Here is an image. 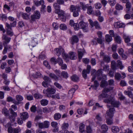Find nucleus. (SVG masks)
I'll return each instance as SVG.
<instances>
[{
	"label": "nucleus",
	"mask_w": 133,
	"mask_h": 133,
	"mask_svg": "<svg viewBox=\"0 0 133 133\" xmlns=\"http://www.w3.org/2000/svg\"><path fill=\"white\" fill-rule=\"evenodd\" d=\"M114 26L116 28H120L124 27L125 25L123 23H120L119 22H117L114 23Z\"/></svg>",
	"instance_id": "19"
},
{
	"label": "nucleus",
	"mask_w": 133,
	"mask_h": 133,
	"mask_svg": "<svg viewBox=\"0 0 133 133\" xmlns=\"http://www.w3.org/2000/svg\"><path fill=\"white\" fill-rule=\"evenodd\" d=\"M43 112L45 113H48L51 111V109L50 108H48L46 107H44L43 109Z\"/></svg>",
	"instance_id": "34"
},
{
	"label": "nucleus",
	"mask_w": 133,
	"mask_h": 133,
	"mask_svg": "<svg viewBox=\"0 0 133 133\" xmlns=\"http://www.w3.org/2000/svg\"><path fill=\"white\" fill-rule=\"evenodd\" d=\"M105 39L106 41L109 42L112 40V37L109 35H105Z\"/></svg>",
	"instance_id": "40"
},
{
	"label": "nucleus",
	"mask_w": 133,
	"mask_h": 133,
	"mask_svg": "<svg viewBox=\"0 0 133 133\" xmlns=\"http://www.w3.org/2000/svg\"><path fill=\"white\" fill-rule=\"evenodd\" d=\"M61 115L60 113H56L54 115L53 117L55 120H58L61 118Z\"/></svg>",
	"instance_id": "21"
},
{
	"label": "nucleus",
	"mask_w": 133,
	"mask_h": 133,
	"mask_svg": "<svg viewBox=\"0 0 133 133\" xmlns=\"http://www.w3.org/2000/svg\"><path fill=\"white\" fill-rule=\"evenodd\" d=\"M42 6L41 8V13H44L45 12V6L44 4H42Z\"/></svg>",
	"instance_id": "52"
},
{
	"label": "nucleus",
	"mask_w": 133,
	"mask_h": 133,
	"mask_svg": "<svg viewBox=\"0 0 133 133\" xmlns=\"http://www.w3.org/2000/svg\"><path fill=\"white\" fill-rule=\"evenodd\" d=\"M122 76L118 72L116 73L115 74V77L116 79L119 80L121 79V78L123 79L125 77V74L123 72L121 73Z\"/></svg>",
	"instance_id": "7"
},
{
	"label": "nucleus",
	"mask_w": 133,
	"mask_h": 133,
	"mask_svg": "<svg viewBox=\"0 0 133 133\" xmlns=\"http://www.w3.org/2000/svg\"><path fill=\"white\" fill-rule=\"evenodd\" d=\"M94 26H95L96 29H98L100 27L97 21H95L94 22V24L92 26L93 27Z\"/></svg>",
	"instance_id": "48"
},
{
	"label": "nucleus",
	"mask_w": 133,
	"mask_h": 133,
	"mask_svg": "<svg viewBox=\"0 0 133 133\" xmlns=\"http://www.w3.org/2000/svg\"><path fill=\"white\" fill-rule=\"evenodd\" d=\"M70 42L71 44H73L75 43H77L79 41L78 37L76 36H73L70 39Z\"/></svg>",
	"instance_id": "12"
},
{
	"label": "nucleus",
	"mask_w": 133,
	"mask_h": 133,
	"mask_svg": "<svg viewBox=\"0 0 133 133\" xmlns=\"http://www.w3.org/2000/svg\"><path fill=\"white\" fill-rule=\"evenodd\" d=\"M107 98L104 100V102L107 103L111 104L114 99L112 97L108 95V97H107Z\"/></svg>",
	"instance_id": "13"
},
{
	"label": "nucleus",
	"mask_w": 133,
	"mask_h": 133,
	"mask_svg": "<svg viewBox=\"0 0 133 133\" xmlns=\"http://www.w3.org/2000/svg\"><path fill=\"white\" fill-rule=\"evenodd\" d=\"M101 128L104 131H107L108 130V127L106 124H103L101 126Z\"/></svg>",
	"instance_id": "38"
},
{
	"label": "nucleus",
	"mask_w": 133,
	"mask_h": 133,
	"mask_svg": "<svg viewBox=\"0 0 133 133\" xmlns=\"http://www.w3.org/2000/svg\"><path fill=\"white\" fill-rule=\"evenodd\" d=\"M55 51L56 55L58 56H59L61 53L62 56L64 59H66L69 57L68 55L65 53L64 50L61 47L56 48Z\"/></svg>",
	"instance_id": "2"
},
{
	"label": "nucleus",
	"mask_w": 133,
	"mask_h": 133,
	"mask_svg": "<svg viewBox=\"0 0 133 133\" xmlns=\"http://www.w3.org/2000/svg\"><path fill=\"white\" fill-rule=\"evenodd\" d=\"M76 88H72L69 90L68 92L69 94L70 95L72 96L73 95L75 92L76 90L78 88V86L77 85H76Z\"/></svg>",
	"instance_id": "24"
},
{
	"label": "nucleus",
	"mask_w": 133,
	"mask_h": 133,
	"mask_svg": "<svg viewBox=\"0 0 133 133\" xmlns=\"http://www.w3.org/2000/svg\"><path fill=\"white\" fill-rule=\"evenodd\" d=\"M116 9L117 10H122L123 9V7L122 5L119 4H117L116 5Z\"/></svg>",
	"instance_id": "60"
},
{
	"label": "nucleus",
	"mask_w": 133,
	"mask_h": 133,
	"mask_svg": "<svg viewBox=\"0 0 133 133\" xmlns=\"http://www.w3.org/2000/svg\"><path fill=\"white\" fill-rule=\"evenodd\" d=\"M69 9L70 11L72 12L74 11L80 12V7L77 5L75 6L71 5L70 6Z\"/></svg>",
	"instance_id": "8"
},
{
	"label": "nucleus",
	"mask_w": 133,
	"mask_h": 133,
	"mask_svg": "<svg viewBox=\"0 0 133 133\" xmlns=\"http://www.w3.org/2000/svg\"><path fill=\"white\" fill-rule=\"evenodd\" d=\"M112 131L114 133H117L119 131V128L117 126H114L112 127L111 128Z\"/></svg>",
	"instance_id": "22"
},
{
	"label": "nucleus",
	"mask_w": 133,
	"mask_h": 133,
	"mask_svg": "<svg viewBox=\"0 0 133 133\" xmlns=\"http://www.w3.org/2000/svg\"><path fill=\"white\" fill-rule=\"evenodd\" d=\"M20 117L24 120H25L28 118L29 115L28 113L26 112L20 113Z\"/></svg>",
	"instance_id": "16"
},
{
	"label": "nucleus",
	"mask_w": 133,
	"mask_h": 133,
	"mask_svg": "<svg viewBox=\"0 0 133 133\" xmlns=\"http://www.w3.org/2000/svg\"><path fill=\"white\" fill-rule=\"evenodd\" d=\"M49 75L50 77L56 81H57L59 79V77H57L54 74L50 73L49 74Z\"/></svg>",
	"instance_id": "30"
},
{
	"label": "nucleus",
	"mask_w": 133,
	"mask_h": 133,
	"mask_svg": "<svg viewBox=\"0 0 133 133\" xmlns=\"http://www.w3.org/2000/svg\"><path fill=\"white\" fill-rule=\"evenodd\" d=\"M102 93H101L98 96V100L99 101H101L102 98H106L108 97V95L102 91Z\"/></svg>",
	"instance_id": "18"
},
{
	"label": "nucleus",
	"mask_w": 133,
	"mask_h": 133,
	"mask_svg": "<svg viewBox=\"0 0 133 133\" xmlns=\"http://www.w3.org/2000/svg\"><path fill=\"white\" fill-rule=\"evenodd\" d=\"M102 70L101 69L98 70L96 73V76L97 77V78L100 80L102 79Z\"/></svg>",
	"instance_id": "15"
},
{
	"label": "nucleus",
	"mask_w": 133,
	"mask_h": 133,
	"mask_svg": "<svg viewBox=\"0 0 133 133\" xmlns=\"http://www.w3.org/2000/svg\"><path fill=\"white\" fill-rule=\"evenodd\" d=\"M43 123L44 128H48L49 125V122L47 121H45Z\"/></svg>",
	"instance_id": "46"
},
{
	"label": "nucleus",
	"mask_w": 133,
	"mask_h": 133,
	"mask_svg": "<svg viewBox=\"0 0 133 133\" xmlns=\"http://www.w3.org/2000/svg\"><path fill=\"white\" fill-rule=\"evenodd\" d=\"M85 129V125L82 123H81L79 124V131L81 133H83L84 132Z\"/></svg>",
	"instance_id": "20"
},
{
	"label": "nucleus",
	"mask_w": 133,
	"mask_h": 133,
	"mask_svg": "<svg viewBox=\"0 0 133 133\" xmlns=\"http://www.w3.org/2000/svg\"><path fill=\"white\" fill-rule=\"evenodd\" d=\"M103 59L104 61L107 62H109L110 61V58L108 55H106L104 56Z\"/></svg>",
	"instance_id": "55"
},
{
	"label": "nucleus",
	"mask_w": 133,
	"mask_h": 133,
	"mask_svg": "<svg viewBox=\"0 0 133 133\" xmlns=\"http://www.w3.org/2000/svg\"><path fill=\"white\" fill-rule=\"evenodd\" d=\"M60 19L62 21L65 22L66 21V18L64 15V12L63 11H61V12L58 14Z\"/></svg>",
	"instance_id": "11"
},
{
	"label": "nucleus",
	"mask_w": 133,
	"mask_h": 133,
	"mask_svg": "<svg viewBox=\"0 0 133 133\" xmlns=\"http://www.w3.org/2000/svg\"><path fill=\"white\" fill-rule=\"evenodd\" d=\"M111 67L113 70L117 69L115 61H112L111 62Z\"/></svg>",
	"instance_id": "37"
},
{
	"label": "nucleus",
	"mask_w": 133,
	"mask_h": 133,
	"mask_svg": "<svg viewBox=\"0 0 133 133\" xmlns=\"http://www.w3.org/2000/svg\"><path fill=\"white\" fill-rule=\"evenodd\" d=\"M34 97L37 99H41L43 97V96L39 94H35L34 95Z\"/></svg>",
	"instance_id": "36"
},
{
	"label": "nucleus",
	"mask_w": 133,
	"mask_h": 133,
	"mask_svg": "<svg viewBox=\"0 0 133 133\" xmlns=\"http://www.w3.org/2000/svg\"><path fill=\"white\" fill-rule=\"evenodd\" d=\"M87 13L89 14H92V8L91 6H89L87 8Z\"/></svg>",
	"instance_id": "44"
},
{
	"label": "nucleus",
	"mask_w": 133,
	"mask_h": 133,
	"mask_svg": "<svg viewBox=\"0 0 133 133\" xmlns=\"http://www.w3.org/2000/svg\"><path fill=\"white\" fill-rule=\"evenodd\" d=\"M53 6L55 9V12L56 13L58 14L61 12V11H62L60 9V6L57 3H54L53 4Z\"/></svg>",
	"instance_id": "10"
},
{
	"label": "nucleus",
	"mask_w": 133,
	"mask_h": 133,
	"mask_svg": "<svg viewBox=\"0 0 133 133\" xmlns=\"http://www.w3.org/2000/svg\"><path fill=\"white\" fill-rule=\"evenodd\" d=\"M95 7L97 9H99L101 7V5L100 3H97L95 5Z\"/></svg>",
	"instance_id": "61"
},
{
	"label": "nucleus",
	"mask_w": 133,
	"mask_h": 133,
	"mask_svg": "<svg viewBox=\"0 0 133 133\" xmlns=\"http://www.w3.org/2000/svg\"><path fill=\"white\" fill-rule=\"evenodd\" d=\"M40 103L42 105L45 106L48 104V101L46 99H43L41 101Z\"/></svg>",
	"instance_id": "29"
},
{
	"label": "nucleus",
	"mask_w": 133,
	"mask_h": 133,
	"mask_svg": "<svg viewBox=\"0 0 133 133\" xmlns=\"http://www.w3.org/2000/svg\"><path fill=\"white\" fill-rule=\"evenodd\" d=\"M111 104L114 107H118L120 105V103L119 102L116 101L114 99Z\"/></svg>",
	"instance_id": "23"
},
{
	"label": "nucleus",
	"mask_w": 133,
	"mask_h": 133,
	"mask_svg": "<svg viewBox=\"0 0 133 133\" xmlns=\"http://www.w3.org/2000/svg\"><path fill=\"white\" fill-rule=\"evenodd\" d=\"M124 93L125 94L128 95L130 98H133V95L132 94V92L131 91L129 90L125 91L124 92Z\"/></svg>",
	"instance_id": "31"
},
{
	"label": "nucleus",
	"mask_w": 133,
	"mask_h": 133,
	"mask_svg": "<svg viewBox=\"0 0 133 133\" xmlns=\"http://www.w3.org/2000/svg\"><path fill=\"white\" fill-rule=\"evenodd\" d=\"M71 79L72 81L74 82H77L79 79L78 77L75 75H73L71 77Z\"/></svg>",
	"instance_id": "35"
},
{
	"label": "nucleus",
	"mask_w": 133,
	"mask_h": 133,
	"mask_svg": "<svg viewBox=\"0 0 133 133\" xmlns=\"http://www.w3.org/2000/svg\"><path fill=\"white\" fill-rule=\"evenodd\" d=\"M21 131V129L19 128H14V133H18Z\"/></svg>",
	"instance_id": "64"
},
{
	"label": "nucleus",
	"mask_w": 133,
	"mask_h": 133,
	"mask_svg": "<svg viewBox=\"0 0 133 133\" xmlns=\"http://www.w3.org/2000/svg\"><path fill=\"white\" fill-rule=\"evenodd\" d=\"M81 6L82 7V9L83 10H85L86 9H87L89 6L88 4H85L81 2L80 3Z\"/></svg>",
	"instance_id": "32"
},
{
	"label": "nucleus",
	"mask_w": 133,
	"mask_h": 133,
	"mask_svg": "<svg viewBox=\"0 0 133 133\" xmlns=\"http://www.w3.org/2000/svg\"><path fill=\"white\" fill-rule=\"evenodd\" d=\"M36 43L33 40L32 42L29 43V45L31 47H33L35 46Z\"/></svg>",
	"instance_id": "57"
},
{
	"label": "nucleus",
	"mask_w": 133,
	"mask_h": 133,
	"mask_svg": "<svg viewBox=\"0 0 133 133\" xmlns=\"http://www.w3.org/2000/svg\"><path fill=\"white\" fill-rule=\"evenodd\" d=\"M55 92L56 90L52 88H48L47 89L43 90L44 94H46V96L49 98L51 97Z\"/></svg>",
	"instance_id": "3"
},
{
	"label": "nucleus",
	"mask_w": 133,
	"mask_h": 133,
	"mask_svg": "<svg viewBox=\"0 0 133 133\" xmlns=\"http://www.w3.org/2000/svg\"><path fill=\"white\" fill-rule=\"evenodd\" d=\"M58 63L59 65L63 64V62L62 59L59 57L57 59L56 63Z\"/></svg>",
	"instance_id": "42"
},
{
	"label": "nucleus",
	"mask_w": 133,
	"mask_h": 133,
	"mask_svg": "<svg viewBox=\"0 0 133 133\" xmlns=\"http://www.w3.org/2000/svg\"><path fill=\"white\" fill-rule=\"evenodd\" d=\"M78 57L80 61V60L82 59L83 56L85 53V52L84 50L83 49H78Z\"/></svg>",
	"instance_id": "14"
},
{
	"label": "nucleus",
	"mask_w": 133,
	"mask_h": 133,
	"mask_svg": "<svg viewBox=\"0 0 133 133\" xmlns=\"http://www.w3.org/2000/svg\"><path fill=\"white\" fill-rule=\"evenodd\" d=\"M124 38L126 43H128L130 41V38L129 36H124Z\"/></svg>",
	"instance_id": "50"
},
{
	"label": "nucleus",
	"mask_w": 133,
	"mask_h": 133,
	"mask_svg": "<svg viewBox=\"0 0 133 133\" xmlns=\"http://www.w3.org/2000/svg\"><path fill=\"white\" fill-rule=\"evenodd\" d=\"M60 29L63 30H65L67 29V27L66 25L64 24H61L59 26Z\"/></svg>",
	"instance_id": "41"
},
{
	"label": "nucleus",
	"mask_w": 133,
	"mask_h": 133,
	"mask_svg": "<svg viewBox=\"0 0 133 133\" xmlns=\"http://www.w3.org/2000/svg\"><path fill=\"white\" fill-rule=\"evenodd\" d=\"M80 28L82 29L84 32H87L88 31V25L87 24L83 21H81L79 23Z\"/></svg>",
	"instance_id": "5"
},
{
	"label": "nucleus",
	"mask_w": 133,
	"mask_h": 133,
	"mask_svg": "<svg viewBox=\"0 0 133 133\" xmlns=\"http://www.w3.org/2000/svg\"><path fill=\"white\" fill-rule=\"evenodd\" d=\"M96 122L97 124L100 125L101 124V122L102 121V119L101 117L100 114H98L96 117Z\"/></svg>",
	"instance_id": "17"
},
{
	"label": "nucleus",
	"mask_w": 133,
	"mask_h": 133,
	"mask_svg": "<svg viewBox=\"0 0 133 133\" xmlns=\"http://www.w3.org/2000/svg\"><path fill=\"white\" fill-rule=\"evenodd\" d=\"M51 97L52 98L55 99H59L60 98L59 94H57L55 95H52Z\"/></svg>",
	"instance_id": "56"
},
{
	"label": "nucleus",
	"mask_w": 133,
	"mask_h": 133,
	"mask_svg": "<svg viewBox=\"0 0 133 133\" xmlns=\"http://www.w3.org/2000/svg\"><path fill=\"white\" fill-rule=\"evenodd\" d=\"M16 99L18 101H22L23 99V97L20 95H17L16 96Z\"/></svg>",
	"instance_id": "58"
},
{
	"label": "nucleus",
	"mask_w": 133,
	"mask_h": 133,
	"mask_svg": "<svg viewBox=\"0 0 133 133\" xmlns=\"http://www.w3.org/2000/svg\"><path fill=\"white\" fill-rule=\"evenodd\" d=\"M108 85V82L104 80H102L100 86L101 87L103 88L106 87Z\"/></svg>",
	"instance_id": "33"
},
{
	"label": "nucleus",
	"mask_w": 133,
	"mask_h": 133,
	"mask_svg": "<svg viewBox=\"0 0 133 133\" xmlns=\"http://www.w3.org/2000/svg\"><path fill=\"white\" fill-rule=\"evenodd\" d=\"M70 57L71 59L74 60L76 58V55L74 52H71L70 53Z\"/></svg>",
	"instance_id": "25"
},
{
	"label": "nucleus",
	"mask_w": 133,
	"mask_h": 133,
	"mask_svg": "<svg viewBox=\"0 0 133 133\" xmlns=\"http://www.w3.org/2000/svg\"><path fill=\"white\" fill-rule=\"evenodd\" d=\"M34 15L35 16L37 19H38L40 17V13L37 11H35V14Z\"/></svg>",
	"instance_id": "49"
},
{
	"label": "nucleus",
	"mask_w": 133,
	"mask_h": 133,
	"mask_svg": "<svg viewBox=\"0 0 133 133\" xmlns=\"http://www.w3.org/2000/svg\"><path fill=\"white\" fill-rule=\"evenodd\" d=\"M131 4L129 2L126 3V8L127 9V10L128 11H129L130 9L131 8Z\"/></svg>",
	"instance_id": "54"
},
{
	"label": "nucleus",
	"mask_w": 133,
	"mask_h": 133,
	"mask_svg": "<svg viewBox=\"0 0 133 133\" xmlns=\"http://www.w3.org/2000/svg\"><path fill=\"white\" fill-rule=\"evenodd\" d=\"M91 66L90 65H87L86 69L83 70L82 72V76L85 79L87 78V74H89L90 72Z\"/></svg>",
	"instance_id": "6"
},
{
	"label": "nucleus",
	"mask_w": 133,
	"mask_h": 133,
	"mask_svg": "<svg viewBox=\"0 0 133 133\" xmlns=\"http://www.w3.org/2000/svg\"><path fill=\"white\" fill-rule=\"evenodd\" d=\"M69 126V125L68 123H64L62 124V129L63 130H64L68 128Z\"/></svg>",
	"instance_id": "51"
},
{
	"label": "nucleus",
	"mask_w": 133,
	"mask_h": 133,
	"mask_svg": "<svg viewBox=\"0 0 133 133\" xmlns=\"http://www.w3.org/2000/svg\"><path fill=\"white\" fill-rule=\"evenodd\" d=\"M108 2L110 5L111 6H113L116 3L115 0H109Z\"/></svg>",
	"instance_id": "59"
},
{
	"label": "nucleus",
	"mask_w": 133,
	"mask_h": 133,
	"mask_svg": "<svg viewBox=\"0 0 133 133\" xmlns=\"http://www.w3.org/2000/svg\"><path fill=\"white\" fill-rule=\"evenodd\" d=\"M86 130L83 133H92V129L90 125L87 126L86 128Z\"/></svg>",
	"instance_id": "28"
},
{
	"label": "nucleus",
	"mask_w": 133,
	"mask_h": 133,
	"mask_svg": "<svg viewBox=\"0 0 133 133\" xmlns=\"http://www.w3.org/2000/svg\"><path fill=\"white\" fill-rule=\"evenodd\" d=\"M107 106L108 108H109V110L107 111V116L109 117L112 118L113 116L114 112L115 111V109L114 107H112L111 106L108 105H107Z\"/></svg>",
	"instance_id": "4"
},
{
	"label": "nucleus",
	"mask_w": 133,
	"mask_h": 133,
	"mask_svg": "<svg viewBox=\"0 0 133 133\" xmlns=\"http://www.w3.org/2000/svg\"><path fill=\"white\" fill-rule=\"evenodd\" d=\"M61 76L65 78H67L68 77V74L67 72L65 71H62L61 73Z\"/></svg>",
	"instance_id": "39"
},
{
	"label": "nucleus",
	"mask_w": 133,
	"mask_h": 133,
	"mask_svg": "<svg viewBox=\"0 0 133 133\" xmlns=\"http://www.w3.org/2000/svg\"><path fill=\"white\" fill-rule=\"evenodd\" d=\"M112 89V88H104L102 90L103 92H104L105 93H107L110 91V90H111Z\"/></svg>",
	"instance_id": "53"
},
{
	"label": "nucleus",
	"mask_w": 133,
	"mask_h": 133,
	"mask_svg": "<svg viewBox=\"0 0 133 133\" xmlns=\"http://www.w3.org/2000/svg\"><path fill=\"white\" fill-rule=\"evenodd\" d=\"M115 40L118 43H121V39L120 37L118 36H116L115 37Z\"/></svg>",
	"instance_id": "43"
},
{
	"label": "nucleus",
	"mask_w": 133,
	"mask_h": 133,
	"mask_svg": "<svg viewBox=\"0 0 133 133\" xmlns=\"http://www.w3.org/2000/svg\"><path fill=\"white\" fill-rule=\"evenodd\" d=\"M2 113L5 116H8L9 115L8 111L7 109L5 108H4L2 110Z\"/></svg>",
	"instance_id": "45"
},
{
	"label": "nucleus",
	"mask_w": 133,
	"mask_h": 133,
	"mask_svg": "<svg viewBox=\"0 0 133 133\" xmlns=\"http://www.w3.org/2000/svg\"><path fill=\"white\" fill-rule=\"evenodd\" d=\"M11 38L8 37L7 36L3 34L2 37V39L3 41V44L4 46V49L2 52V53L4 54L6 53L7 50L9 49L10 50L11 49V46L10 45H7L10 42Z\"/></svg>",
	"instance_id": "1"
},
{
	"label": "nucleus",
	"mask_w": 133,
	"mask_h": 133,
	"mask_svg": "<svg viewBox=\"0 0 133 133\" xmlns=\"http://www.w3.org/2000/svg\"><path fill=\"white\" fill-rule=\"evenodd\" d=\"M44 81H43L42 84L44 87H47L49 83L50 82V80L49 78L47 76H44L43 77Z\"/></svg>",
	"instance_id": "9"
},
{
	"label": "nucleus",
	"mask_w": 133,
	"mask_h": 133,
	"mask_svg": "<svg viewBox=\"0 0 133 133\" xmlns=\"http://www.w3.org/2000/svg\"><path fill=\"white\" fill-rule=\"evenodd\" d=\"M94 84L91 85V87L93 88V89L96 90L98 87L99 85V84L98 81L96 80L94 81Z\"/></svg>",
	"instance_id": "26"
},
{
	"label": "nucleus",
	"mask_w": 133,
	"mask_h": 133,
	"mask_svg": "<svg viewBox=\"0 0 133 133\" xmlns=\"http://www.w3.org/2000/svg\"><path fill=\"white\" fill-rule=\"evenodd\" d=\"M117 66L119 67L121 69H122L123 68V66L122 65V63L121 61L119 60H118L117 61Z\"/></svg>",
	"instance_id": "47"
},
{
	"label": "nucleus",
	"mask_w": 133,
	"mask_h": 133,
	"mask_svg": "<svg viewBox=\"0 0 133 133\" xmlns=\"http://www.w3.org/2000/svg\"><path fill=\"white\" fill-rule=\"evenodd\" d=\"M83 62L86 64H88L90 62V59L87 58H83L82 59Z\"/></svg>",
	"instance_id": "63"
},
{
	"label": "nucleus",
	"mask_w": 133,
	"mask_h": 133,
	"mask_svg": "<svg viewBox=\"0 0 133 133\" xmlns=\"http://www.w3.org/2000/svg\"><path fill=\"white\" fill-rule=\"evenodd\" d=\"M52 26L55 30H57L58 28V25L57 23L54 22L52 24Z\"/></svg>",
	"instance_id": "62"
},
{
	"label": "nucleus",
	"mask_w": 133,
	"mask_h": 133,
	"mask_svg": "<svg viewBox=\"0 0 133 133\" xmlns=\"http://www.w3.org/2000/svg\"><path fill=\"white\" fill-rule=\"evenodd\" d=\"M34 3L35 5L37 6H38L42 4H44V1L43 0H41L39 1H35Z\"/></svg>",
	"instance_id": "27"
}]
</instances>
